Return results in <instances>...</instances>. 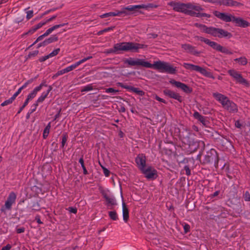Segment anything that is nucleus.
<instances>
[{
	"label": "nucleus",
	"instance_id": "7c9ffc66",
	"mask_svg": "<svg viewBox=\"0 0 250 250\" xmlns=\"http://www.w3.org/2000/svg\"><path fill=\"white\" fill-rule=\"evenodd\" d=\"M234 61L238 62L241 65H246L248 63V60L245 57H241L234 59Z\"/></svg>",
	"mask_w": 250,
	"mask_h": 250
},
{
	"label": "nucleus",
	"instance_id": "1a4fd4ad",
	"mask_svg": "<svg viewBox=\"0 0 250 250\" xmlns=\"http://www.w3.org/2000/svg\"><path fill=\"white\" fill-rule=\"evenodd\" d=\"M183 66L186 69L199 72L200 74L207 78H211L213 80L215 79V77L211 72L208 71L205 68L199 65H194L189 63H184Z\"/></svg>",
	"mask_w": 250,
	"mask_h": 250
},
{
	"label": "nucleus",
	"instance_id": "13d9d810",
	"mask_svg": "<svg viewBox=\"0 0 250 250\" xmlns=\"http://www.w3.org/2000/svg\"><path fill=\"white\" fill-rule=\"evenodd\" d=\"M37 31L36 29H35V27L33 26L31 29H30L27 32L24 33L23 35H31L33 34Z\"/></svg>",
	"mask_w": 250,
	"mask_h": 250
},
{
	"label": "nucleus",
	"instance_id": "5fc2aeb1",
	"mask_svg": "<svg viewBox=\"0 0 250 250\" xmlns=\"http://www.w3.org/2000/svg\"><path fill=\"white\" fill-rule=\"evenodd\" d=\"M50 130L44 128L43 132L42 137L44 139H45L48 137L49 133Z\"/></svg>",
	"mask_w": 250,
	"mask_h": 250
},
{
	"label": "nucleus",
	"instance_id": "a211bd4d",
	"mask_svg": "<svg viewBox=\"0 0 250 250\" xmlns=\"http://www.w3.org/2000/svg\"><path fill=\"white\" fill-rule=\"evenodd\" d=\"M141 171L145 174L146 177L149 179H154L157 176V171L154 169H152L151 167H149L146 168L145 167Z\"/></svg>",
	"mask_w": 250,
	"mask_h": 250
},
{
	"label": "nucleus",
	"instance_id": "423d86ee",
	"mask_svg": "<svg viewBox=\"0 0 250 250\" xmlns=\"http://www.w3.org/2000/svg\"><path fill=\"white\" fill-rule=\"evenodd\" d=\"M219 161V154L214 148H211L206 152L203 160L200 161L202 165L211 164L213 163L214 167L217 168Z\"/></svg>",
	"mask_w": 250,
	"mask_h": 250
},
{
	"label": "nucleus",
	"instance_id": "5701e85b",
	"mask_svg": "<svg viewBox=\"0 0 250 250\" xmlns=\"http://www.w3.org/2000/svg\"><path fill=\"white\" fill-rule=\"evenodd\" d=\"M136 6L137 10L142 8L147 10H149L150 9L156 8L158 7V5L153 3H147L146 4H142L136 5Z\"/></svg>",
	"mask_w": 250,
	"mask_h": 250
},
{
	"label": "nucleus",
	"instance_id": "2eb2a0df",
	"mask_svg": "<svg viewBox=\"0 0 250 250\" xmlns=\"http://www.w3.org/2000/svg\"><path fill=\"white\" fill-rule=\"evenodd\" d=\"M117 85L123 88L126 89L128 91L133 92L139 96H143L145 95V92L144 91L140 90L139 88L125 84L121 82H118L117 83Z\"/></svg>",
	"mask_w": 250,
	"mask_h": 250
},
{
	"label": "nucleus",
	"instance_id": "a19ab883",
	"mask_svg": "<svg viewBox=\"0 0 250 250\" xmlns=\"http://www.w3.org/2000/svg\"><path fill=\"white\" fill-rule=\"evenodd\" d=\"M173 99L177 100L180 103L183 101V98L179 94L175 92H173Z\"/></svg>",
	"mask_w": 250,
	"mask_h": 250
},
{
	"label": "nucleus",
	"instance_id": "a878e982",
	"mask_svg": "<svg viewBox=\"0 0 250 250\" xmlns=\"http://www.w3.org/2000/svg\"><path fill=\"white\" fill-rule=\"evenodd\" d=\"M68 24V23L66 22V23H62V24H57V25H55L54 26H53L52 27L48 28L45 32V34H46V35L47 36L48 35H49L50 33H51L54 30L59 28H60V27H63L64 26V25H67Z\"/></svg>",
	"mask_w": 250,
	"mask_h": 250
},
{
	"label": "nucleus",
	"instance_id": "8fccbe9b",
	"mask_svg": "<svg viewBox=\"0 0 250 250\" xmlns=\"http://www.w3.org/2000/svg\"><path fill=\"white\" fill-rule=\"evenodd\" d=\"M60 51V49L59 48H57V49L54 50L52 52H51L50 53H49L48 55L50 58H51V57H53L58 55L59 54Z\"/></svg>",
	"mask_w": 250,
	"mask_h": 250
},
{
	"label": "nucleus",
	"instance_id": "680f3d73",
	"mask_svg": "<svg viewBox=\"0 0 250 250\" xmlns=\"http://www.w3.org/2000/svg\"><path fill=\"white\" fill-rule=\"evenodd\" d=\"M67 209L70 213L76 214L77 212V209L76 208L69 207Z\"/></svg>",
	"mask_w": 250,
	"mask_h": 250
},
{
	"label": "nucleus",
	"instance_id": "c756f323",
	"mask_svg": "<svg viewBox=\"0 0 250 250\" xmlns=\"http://www.w3.org/2000/svg\"><path fill=\"white\" fill-rule=\"evenodd\" d=\"M192 55L199 57L201 55V54L203 53V51H198L196 49V47L195 46H192L191 48L190 49V50L188 52Z\"/></svg>",
	"mask_w": 250,
	"mask_h": 250
},
{
	"label": "nucleus",
	"instance_id": "4be33fe9",
	"mask_svg": "<svg viewBox=\"0 0 250 250\" xmlns=\"http://www.w3.org/2000/svg\"><path fill=\"white\" fill-rule=\"evenodd\" d=\"M123 218L125 223L128 222L129 219V210L125 202L122 203Z\"/></svg>",
	"mask_w": 250,
	"mask_h": 250
},
{
	"label": "nucleus",
	"instance_id": "774afa93",
	"mask_svg": "<svg viewBox=\"0 0 250 250\" xmlns=\"http://www.w3.org/2000/svg\"><path fill=\"white\" fill-rule=\"evenodd\" d=\"M12 248L10 244H7L5 246L2 248L1 250H10Z\"/></svg>",
	"mask_w": 250,
	"mask_h": 250
},
{
	"label": "nucleus",
	"instance_id": "9d476101",
	"mask_svg": "<svg viewBox=\"0 0 250 250\" xmlns=\"http://www.w3.org/2000/svg\"><path fill=\"white\" fill-rule=\"evenodd\" d=\"M174 158L176 160L177 163L178 164L180 167H183L184 169H182L181 173L185 174L184 171H185V174L187 176H190L191 175V170L189 168V166L188 165L190 159L185 158L183 155H174Z\"/></svg>",
	"mask_w": 250,
	"mask_h": 250
},
{
	"label": "nucleus",
	"instance_id": "bf43d9fd",
	"mask_svg": "<svg viewBox=\"0 0 250 250\" xmlns=\"http://www.w3.org/2000/svg\"><path fill=\"white\" fill-rule=\"evenodd\" d=\"M174 129H175V130H174L175 133H174L175 134V135L178 136L179 137L180 139H182L183 136H182V135L181 134V132L180 131L179 129L178 128L175 127Z\"/></svg>",
	"mask_w": 250,
	"mask_h": 250
},
{
	"label": "nucleus",
	"instance_id": "b1692460",
	"mask_svg": "<svg viewBox=\"0 0 250 250\" xmlns=\"http://www.w3.org/2000/svg\"><path fill=\"white\" fill-rule=\"evenodd\" d=\"M68 24V23L66 22V23H62V24H57V25H55L54 26H53L52 27L48 28L45 32V34H46V35L47 36L48 35H49L50 33H51L54 30L59 28H60V27H63L64 26V25H67Z\"/></svg>",
	"mask_w": 250,
	"mask_h": 250
},
{
	"label": "nucleus",
	"instance_id": "4c0bfd02",
	"mask_svg": "<svg viewBox=\"0 0 250 250\" xmlns=\"http://www.w3.org/2000/svg\"><path fill=\"white\" fill-rule=\"evenodd\" d=\"M79 65H78L77 63L76 62L75 63L71 64L70 66L66 67L64 69L65 70V73H67L73 70L74 69L76 68Z\"/></svg>",
	"mask_w": 250,
	"mask_h": 250
},
{
	"label": "nucleus",
	"instance_id": "0e129e2a",
	"mask_svg": "<svg viewBox=\"0 0 250 250\" xmlns=\"http://www.w3.org/2000/svg\"><path fill=\"white\" fill-rule=\"evenodd\" d=\"M49 58H50V57L48 56V55H46V56H42V57L40 58L39 60V61L40 62H44L45 61H46V60H47Z\"/></svg>",
	"mask_w": 250,
	"mask_h": 250
},
{
	"label": "nucleus",
	"instance_id": "a18cd8bd",
	"mask_svg": "<svg viewBox=\"0 0 250 250\" xmlns=\"http://www.w3.org/2000/svg\"><path fill=\"white\" fill-rule=\"evenodd\" d=\"M65 73H65L64 69L59 70V71H57V72L56 74H55L53 75L52 78L53 79H55L57 77H58V76H59L60 75H63V74H64Z\"/></svg>",
	"mask_w": 250,
	"mask_h": 250
},
{
	"label": "nucleus",
	"instance_id": "6ab92c4d",
	"mask_svg": "<svg viewBox=\"0 0 250 250\" xmlns=\"http://www.w3.org/2000/svg\"><path fill=\"white\" fill-rule=\"evenodd\" d=\"M173 85L176 87L181 89L187 94H189L192 92V88L184 83L177 82L173 80Z\"/></svg>",
	"mask_w": 250,
	"mask_h": 250
},
{
	"label": "nucleus",
	"instance_id": "4468645a",
	"mask_svg": "<svg viewBox=\"0 0 250 250\" xmlns=\"http://www.w3.org/2000/svg\"><path fill=\"white\" fill-rule=\"evenodd\" d=\"M136 5H129L120 11V16H127L136 13L138 10Z\"/></svg>",
	"mask_w": 250,
	"mask_h": 250
},
{
	"label": "nucleus",
	"instance_id": "69168bd1",
	"mask_svg": "<svg viewBox=\"0 0 250 250\" xmlns=\"http://www.w3.org/2000/svg\"><path fill=\"white\" fill-rule=\"evenodd\" d=\"M22 90L19 88L18 90L12 96L14 99H16V97L20 94Z\"/></svg>",
	"mask_w": 250,
	"mask_h": 250
},
{
	"label": "nucleus",
	"instance_id": "09e8293b",
	"mask_svg": "<svg viewBox=\"0 0 250 250\" xmlns=\"http://www.w3.org/2000/svg\"><path fill=\"white\" fill-rule=\"evenodd\" d=\"M92 56H89L87 57L83 58V59L77 62H76L77 63L78 65H80L81 64L85 62L86 61L90 60V59H92Z\"/></svg>",
	"mask_w": 250,
	"mask_h": 250
},
{
	"label": "nucleus",
	"instance_id": "e2e57ef3",
	"mask_svg": "<svg viewBox=\"0 0 250 250\" xmlns=\"http://www.w3.org/2000/svg\"><path fill=\"white\" fill-rule=\"evenodd\" d=\"M148 39H155L158 37V35L155 33H150L147 35Z\"/></svg>",
	"mask_w": 250,
	"mask_h": 250
},
{
	"label": "nucleus",
	"instance_id": "f257e3e1",
	"mask_svg": "<svg viewBox=\"0 0 250 250\" xmlns=\"http://www.w3.org/2000/svg\"><path fill=\"white\" fill-rule=\"evenodd\" d=\"M173 10L196 18H210V14L202 13L204 9L201 6L193 3H187L173 2Z\"/></svg>",
	"mask_w": 250,
	"mask_h": 250
},
{
	"label": "nucleus",
	"instance_id": "de8ad7c7",
	"mask_svg": "<svg viewBox=\"0 0 250 250\" xmlns=\"http://www.w3.org/2000/svg\"><path fill=\"white\" fill-rule=\"evenodd\" d=\"M105 92L107 93H114V94H116L119 92V90L115 89L112 87H109L108 88H106Z\"/></svg>",
	"mask_w": 250,
	"mask_h": 250
},
{
	"label": "nucleus",
	"instance_id": "20e7f679",
	"mask_svg": "<svg viewBox=\"0 0 250 250\" xmlns=\"http://www.w3.org/2000/svg\"><path fill=\"white\" fill-rule=\"evenodd\" d=\"M195 26L199 28L203 32L210 34L214 37L230 38L232 37V34L230 32L221 28H215L212 26L208 27L205 24L198 23H195Z\"/></svg>",
	"mask_w": 250,
	"mask_h": 250
},
{
	"label": "nucleus",
	"instance_id": "473e14b6",
	"mask_svg": "<svg viewBox=\"0 0 250 250\" xmlns=\"http://www.w3.org/2000/svg\"><path fill=\"white\" fill-rule=\"evenodd\" d=\"M108 215L109 218L113 221H116L118 219V214L116 211H109Z\"/></svg>",
	"mask_w": 250,
	"mask_h": 250
},
{
	"label": "nucleus",
	"instance_id": "c9c22d12",
	"mask_svg": "<svg viewBox=\"0 0 250 250\" xmlns=\"http://www.w3.org/2000/svg\"><path fill=\"white\" fill-rule=\"evenodd\" d=\"M162 152L163 155L167 156L168 158L170 159L171 158L172 150L171 149H168L165 147L162 149Z\"/></svg>",
	"mask_w": 250,
	"mask_h": 250
},
{
	"label": "nucleus",
	"instance_id": "e433bc0d",
	"mask_svg": "<svg viewBox=\"0 0 250 250\" xmlns=\"http://www.w3.org/2000/svg\"><path fill=\"white\" fill-rule=\"evenodd\" d=\"M79 65H78L77 63L76 62L75 63L71 64L70 66L66 67L64 69L65 70V73H67L73 70L74 69L76 68Z\"/></svg>",
	"mask_w": 250,
	"mask_h": 250
},
{
	"label": "nucleus",
	"instance_id": "58836bf2",
	"mask_svg": "<svg viewBox=\"0 0 250 250\" xmlns=\"http://www.w3.org/2000/svg\"><path fill=\"white\" fill-rule=\"evenodd\" d=\"M15 100V99H14L12 97H11L9 99H7V100L4 101L3 102H2L1 104L0 105L1 106H4L7 105L8 104H12Z\"/></svg>",
	"mask_w": 250,
	"mask_h": 250
},
{
	"label": "nucleus",
	"instance_id": "393cba45",
	"mask_svg": "<svg viewBox=\"0 0 250 250\" xmlns=\"http://www.w3.org/2000/svg\"><path fill=\"white\" fill-rule=\"evenodd\" d=\"M68 24V23L66 22V23H62V24H57V25H55L54 26H53L52 27L48 28L45 32V34H46V35L47 36L48 35H49L50 33H51L54 30L59 28H60V27H63L64 26V25H67Z\"/></svg>",
	"mask_w": 250,
	"mask_h": 250
},
{
	"label": "nucleus",
	"instance_id": "0eeeda50",
	"mask_svg": "<svg viewBox=\"0 0 250 250\" xmlns=\"http://www.w3.org/2000/svg\"><path fill=\"white\" fill-rule=\"evenodd\" d=\"M198 40L205 42L214 50L227 55H231L233 52L225 47H223L217 42L201 36H196Z\"/></svg>",
	"mask_w": 250,
	"mask_h": 250
},
{
	"label": "nucleus",
	"instance_id": "bb28decb",
	"mask_svg": "<svg viewBox=\"0 0 250 250\" xmlns=\"http://www.w3.org/2000/svg\"><path fill=\"white\" fill-rule=\"evenodd\" d=\"M13 205V204L6 201L4 205L0 208V211L1 212H5L7 210H11Z\"/></svg>",
	"mask_w": 250,
	"mask_h": 250
},
{
	"label": "nucleus",
	"instance_id": "79ce46f5",
	"mask_svg": "<svg viewBox=\"0 0 250 250\" xmlns=\"http://www.w3.org/2000/svg\"><path fill=\"white\" fill-rule=\"evenodd\" d=\"M182 226L183 227L184 229V233H187L188 232H189L190 227V226L186 223H183L182 224Z\"/></svg>",
	"mask_w": 250,
	"mask_h": 250
},
{
	"label": "nucleus",
	"instance_id": "052dcab7",
	"mask_svg": "<svg viewBox=\"0 0 250 250\" xmlns=\"http://www.w3.org/2000/svg\"><path fill=\"white\" fill-rule=\"evenodd\" d=\"M153 97H154V99H155L157 101H159V102H161V103H166V101H165L164 99H162V98H161L159 97L158 96H157V95H153Z\"/></svg>",
	"mask_w": 250,
	"mask_h": 250
},
{
	"label": "nucleus",
	"instance_id": "39448f33",
	"mask_svg": "<svg viewBox=\"0 0 250 250\" xmlns=\"http://www.w3.org/2000/svg\"><path fill=\"white\" fill-rule=\"evenodd\" d=\"M213 97L218 101L222 106L227 110L231 113H236L238 111L237 105L228 97L219 93H213Z\"/></svg>",
	"mask_w": 250,
	"mask_h": 250
},
{
	"label": "nucleus",
	"instance_id": "3c124183",
	"mask_svg": "<svg viewBox=\"0 0 250 250\" xmlns=\"http://www.w3.org/2000/svg\"><path fill=\"white\" fill-rule=\"evenodd\" d=\"M243 198L245 201H250V193L248 191H245L243 194Z\"/></svg>",
	"mask_w": 250,
	"mask_h": 250
},
{
	"label": "nucleus",
	"instance_id": "603ef678",
	"mask_svg": "<svg viewBox=\"0 0 250 250\" xmlns=\"http://www.w3.org/2000/svg\"><path fill=\"white\" fill-rule=\"evenodd\" d=\"M46 23V22L45 21H42L40 22H39V23H38L37 24L34 25V27H35V29L37 30L38 29L41 28L42 26L45 25Z\"/></svg>",
	"mask_w": 250,
	"mask_h": 250
},
{
	"label": "nucleus",
	"instance_id": "c85d7f7f",
	"mask_svg": "<svg viewBox=\"0 0 250 250\" xmlns=\"http://www.w3.org/2000/svg\"><path fill=\"white\" fill-rule=\"evenodd\" d=\"M16 198V194L14 192L12 191L9 193L6 201L14 204L15 203Z\"/></svg>",
	"mask_w": 250,
	"mask_h": 250
},
{
	"label": "nucleus",
	"instance_id": "412c9836",
	"mask_svg": "<svg viewBox=\"0 0 250 250\" xmlns=\"http://www.w3.org/2000/svg\"><path fill=\"white\" fill-rule=\"evenodd\" d=\"M52 87L51 85L48 86V89L46 91H43L42 93L41 96L38 98L36 101L37 103H42L45 98L47 97L49 92L52 90Z\"/></svg>",
	"mask_w": 250,
	"mask_h": 250
},
{
	"label": "nucleus",
	"instance_id": "f3484780",
	"mask_svg": "<svg viewBox=\"0 0 250 250\" xmlns=\"http://www.w3.org/2000/svg\"><path fill=\"white\" fill-rule=\"evenodd\" d=\"M218 4L230 7H239L243 4L233 0H218Z\"/></svg>",
	"mask_w": 250,
	"mask_h": 250
},
{
	"label": "nucleus",
	"instance_id": "9b49d317",
	"mask_svg": "<svg viewBox=\"0 0 250 250\" xmlns=\"http://www.w3.org/2000/svg\"><path fill=\"white\" fill-rule=\"evenodd\" d=\"M124 64L129 66H141L146 68L147 61L143 59L128 58L124 61Z\"/></svg>",
	"mask_w": 250,
	"mask_h": 250
},
{
	"label": "nucleus",
	"instance_id": "ea45409f",
	"mask_svg": "<svg viewBox=\"0 0 250 250\" xmlns=\"http://www.w3.org/2000/svg\"><path fill=\"white\" fill-rule=\"evenodd\" d=\"M93 89V86L92 84H89L85 86H84L83 88L81 89V91L86 92L91 91Z\"/></svg>",
	"mask_w": 250,
	"mask_h": 250
},
{
	"label": "nucleus",
	"instance_id": "f8f14e48",
	"mask_svg": "<svg viewBox=\"0 0 250 250\" xmlns=\"http://www.w3.org/2000/svg\"><path fill=\"white\" fill-rule=\"evenodd\" d=\"M228 74L232 77L237 83L243 84L246 86H249V83L244 79L242 74L234 69H230L228 70Z\"/></svg>",
	"mask_w": 250,
	"mask_h": 250
},
{
	"label": "nucleus",
	"instance_id": "37998d69",
	"mask_svg": "<svg viewBox=\"0 0 250 250\" xmlns=\"http://www.w3.org/2000/svg\"><path fill=\"white\" fill-rule=\"evenodd\" d=\"M43 86H47V84L46 83V81L44 80L42 81V82L40 84V85L35 87V88L38 91H40Z\"/></svg>",
	"mask_w": 250,
	"mask_h": 250
},
{
	"label": "nucleus",
	"instance_id": "864d4df0",
	"mask_svg": "<svg viewBox=\"0 0 250 250\" xmlns=\"http://www.w3.org/2000/svg\"><path fill=\"white\" fill-rule=\"evenodd\" d=\"M39 103H37V101H36L34 104H33L32 106L31 109L29 110L31 112L33 113L37 109V108L39 105Z\"/></svg>",
	"mask_w": 250,
	"mask_h": 250
},
{
	"label": "nucleus",
	"instance_id": "2f4dec72",
	"mask_svg": "<svg viewBox=\"0 0 250 250\" xmlns=\"http://www.w3.org/2000/svg\"><path fill=\"white\" fill-rule=\"evenodd\" d=\"M79 162L81 164V167L83 168V173L84 175H87L88 174V172L85 167L84 163V160L83 158V156H82L79 160Z\"/></svg>",
	"mask_w": 250,
	"mask_h": 250
},
{
	"label": "nucleus",
	"instance_id": "ddd939ff",
	"mask_svg": "<svg viewBox=\"0 0 250 250\" xmlns=\"http://www.w3.org/2000/svg\"><path fill=\"white\" fill-rule=\"evenodd\" d=\"M100 192L105 199L107 205L115 206L117 205L116 201L113 195H112L109 190L100 189Z\"/></svg>",
	"mask_w": 250,
	"mask_h": 250
},
{
	"label": "nucleus",
	"instance_id": "338daca9",
	"mask_svg": "<svg viewBox=\"0 0 250 250\" xmlns=\"http://www.w3.org/2000/svg\"><path fill=\"white\" fill-rule=\"evenodd\" d=\"M35 220L39 224H42L43 222L41 220V216L40 215H36L35 216Z\"/></svg>",
	"mask_w": 250,
	"mask_h": 250
},
{
	"label": "nucleus",
	"instance_id": "49530a36",
	"mask_svg": "<svg viewBox=\"0 0 250 250\" xmlns=\"http://www.w3.org/2000/svg\"><path fill=\"white\" fill-rule=\"evenodd\" d=\"M192 45L189 44H183L182 45V48L185 50L187 53L189 52L190 49L191 48Z\"/></svg>",
	"mask_w": 250,
	"mask_h": 250
},
{
	"label": "nucleus",
	"instance_id": "7ed1b4c3",
	"mask_svg": "<svg viewBox=\"0 0 250 250\" xmlns=\"http://www.w3.org/2000/svg\"><path fill=\"white\" fill-rule=\"evenodd\" d=\"M213 15L220 20L226 22H233L237 26L246 28L250 26V23L246 20L240 17H236L230 14L220 12L218 11H214Z\"/></svg>",
	"mask_w": 250,
	"mask_h": 250
},
{
	"label": "nucleus",
	"instance_id": "f704fd0d",
	"mask_svg": "<svg viewBox=\"0 0 250 250\" xmlns=\"http://www.w3.org/2000/svg\"><path fill=\"white\" fill-rule=\"evenodd\" d=\"M38 92L39 91L35 87L34 89L29 94H28L27 98L30 100H32L36 96Z\"/></svg>",
	"mask_w": 250,
	"mask_h": 250
},
{
	"label": "nucleus",
	"instance_id": "4d7b16f0",
	"mask_svg": "<svg viewBox=\"0 0 250 250\" xmlns=\"http://www.w3.org/2000/svg\"><path fill=\"white\" fill-rule=\"evenodd\" d=\"M101 167L102 168V169L103 170V172H104L105 176L108 177L109 176V174H110L109 170L107 168L105 167H103V166H101Z\"/></svg>",
	"mask_w": 250,
	"mask_h": 250
},
{
	"label": "nucleus",
	"instance_id": "f03ea898",
	"mask_svg": "<svg viewBox=\"0 0 250 250\" xmlns=\"http://www.w3.org/2000/svg\"><path fill=\"white\" fill-rule=\"evenodd\" d=\"M147 45L134 42H123L114 44L113 48L106 49L104 53L108 54H119L121 51L139 52L140 49L146 48Z\"/></svg>",
	"mask_w": 250,
	"mask_h": 250
},
{
	"label": "nucleus",
	"instance_id": "c03bdc74",
	"mask_svg": "<svg viewBox=\"0 0 250 250\" xmlns=\"http://www.w3.org/2000/svg\"><path fill=\"white\" fill-rule=\"evenodd\" d=\"M34 81V79H30L28 80H27L26 82H25L24 83V84L21 86L20 88L21 89V90H23V89L25 88L27 85L30 83H31Z\"/></svg>",
	"mask_w": 250,
	"mask_h": 250
},
{
	"label": "nucleus",
	"instance_id": "aec40b11",
	"mask_svg": "<svg viewBox=\"0 0 250 250\" xmlns=\"http://www.w3.org/2000/svg\"><path fill=\"white\" fill-rule=\"evenodd\" d=\"M194 118L200 121L204 125H207L208 122L207 118L201 115L198 111H195L193 114Z\"/></svg>",
	"mask_w": 250,
	"mask_h": 250
},
{
	"label": "nucleus",
	"instance_id": "cd10ccee",
	"mask_svg": "<svg viewBox=\"0 0 250 250\" xmlns=\"http://www.w3.org/2000/svg\"><path fill=\"white\" fill-rule=\"evenodd\" d=\"M58 40V37L57 35H53L51 36L49 38L45 39L44 40L45 42L46 45L51 43L54 42H56Z\"/></svg>",
	"mask_w": 250,
	"mask_h": 250
},
{
	"label": "nucleus",
	"instance_id": "dca6fc26",
	"mask_svg": "<svg viewBox=\"0 0 250 250\" xmlns=\"http://www.w3.org/2000/svg\"><path fill=\"white\" fill-rule=\"evenodd\" d=\"M135 162L141 170L145 168L146 167V157L145 154H139L135 158Z\"/></svg>",
	"mask_w": 250,
	"mask_h": 250
},
{
	"label": "nucleus",
	"instance_id": "6e6d98bb",
	"mask_svg": "<svg viewBox=\"0 0 250 250\" xmlns=\"http://www.w3.org/2000/svg\"><path fill=\"white\" fill-rule=\"evenodd\" d=\"M33 16V11L32 10H29L26 12V18L27 20L30 19Z\"/></svg>",
	"mask_w": 250,
	"mask_h": 250
},
{
	"label": "nucleus",
	"instance_id": "72a5a7b5",
	"mask_svg": "<svg viewBox=\"0 0 250 250\" xmlns=\"http://www.w3.org/2000/svg\"><path fill=\"white\" fill-rule=\"evenodd\" d=\"M68 136L66 133H64L62 135V139L61 142V147L62 148H64L66 145V141L67 140Z\"/></svg>",
	"mask_w": 250,
	"mask_h": 250
},
{
	"label": "nucleus",
	"instance_id": "6e6552de",
	"mask_svg": "<svg viewBox=\"0 0 250 250\" xmlns=\"http://www.w3.org/2000/svg\"><path fill=\"white\" fill-rule=\"evenodd\" d=\"M146 68H153L162 73H172V66L167 62L161 61H155L153 64L147 62Z\"/></svg>",
	"mask_w": 250,
	"mask_h": 250
}]
</instances>
